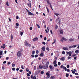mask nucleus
<instances>
[{
    "label": "nucleus",
    "mask_w": 79,
    "mask_h": 79,
    "mask_svg": "<svg viewBox=\"0 0 79 79\" xmlns=\"http://www.w3.org/2000/svg\"><path fill=\"white\" fill-rule=\"evenodd\" d=\"M64 60H65V58H64V57H62L60 59V60L61 61H64Z\"/></svg>",
    "instance_id": "f8f14e48"
},
{
    "label": "nucleus",
    "mask_w": 79,
    "mask_h": 79,
    "mask_svg": "<svg viewBox=\"0 0 79 79\" xmlns=\"http://www.w3.org/2000/svg\"><path fill=\"white\" fill-rule=\"evenodd\" d=\"M71 54H72V52L71 51H70L69 53V56H71Z\"/></svg>",
    "instance_id": "f3484780"
},
{
    "label": "nucleus",
    "mask_w": 79,
    "mask_h": 79,
    "mask_svg": "<svg viewBox=\"0 0 79 79\" xmlns=\"http://www.w3.org/2000/svg\"><path fill=\"white\" fill-rule=\"evenodd\" d=\"M69 40L70 42H73L74 41V38H71L69 39Z\"/></svg>",
    "instance_id": "2eb2a0df"
},
{
    "label": "nucleus",
    "mask_w": 79,
    "mask_h": 79,
    "mask_svg": "<svg viewBox=\"0 0 79 79\" xmlns=\"http://www.w3.org/2000/svg\"><path fill=\"white\" fill-rule=\"evenodd\" d=\"M39 55L37 54H36L35 56V58H37V57H38V56Z\"/></svg>",
    "instance_id": "e433bc0d"
},
{
    "label": "nucleus",
    "mask_w": 79,
    "mask_h": 79,
    "mask_svg": "<svg viewBox=\"0 0 79 79\" xmlns=\"http://www.w3.org/2000/svg\"><path fill=\"white\" fill-rule=\"evenodd\" d=\"M36 54H38L39 53V51L38 50H37L36 51Z\"/></svg>",
    "instance_id": "79ce46f5"
},
{
    "label": "nucleus",
    "mask_w": 79,
    "mask_h": 79,
    "mask_svg": "<svg viewBox=\"0 0 79 79\" xmlns=\"http://www.w3.org/2000/svg\"><path fill=\"white\" fill-rule=\"evenodd\" d=\"M64 66H63V65H61V66H60V68L62 69L63 68H64Z\"/></svg>",
    "instance_id": "473e14b6"
},
{
    "label": "nucleus",
    "mask_w": 79,
    "mask_h": 79,
    "mask_svg": "<svg viewBox=\"0 0 79 79\" xmlns=\"http://www.w3.org/2000/svg\"><path fill=\"white\" fill-rule=\"evenodd\" d=\"M19 69L18 68H17V69H16V71H19Z\"/></svg>",
    "instance_id": "774afa93"
},
{
    "label": "nucleus",
    "mask_w": 79,
    "mask_h": 79,
    "mask_svg": "<svg viewBox=\"0 0 79 79\" xmlns=\"http://www.w3.org/2000/svg\"><path fill=\"white\" fill-rule=\"evenodd\" d=\"M32 54H35V51H33L32 52Z\"/></svg>",
    "instance_id": "864d4df0"
},
{
    "label": "nucleus",
    "mask_w": 79,
    "mask_h": 79,
    "mask_svg": "<svg viewBox=\"0 0 79 79\" xmlns=\"http://www.w3.org/2000/svg\"><path fill=\"white\" fill-rule=\"evenodd\" d=\"M46 50L48 51H49L50 50V49L49 48H48V47H47L46 48Z\"/></svg>",
    "instance_id": "393cba45"
},
{
    "label": "nucleus",
    "mask_w": 79,
    "mask_h": 79,
    "mask_svg": "<svg viewBox=\"0 0 79 79\" xmlns=\"http://www.w3.org/2000/svg\"><path fill=\"white\" fill-rule=\"evenodd\" d=\"M49 68L50 69H52V66L51 65L49 66Z\"/></svg>",
    "instance_id": "680f3d73"
},
{
    "label": "nucleus",
    "mask_w": 79,
    "mask_h": 79,
    "mask_svg": "<svg viewBox=\"0 0 79 79\" xmlns=\"http://www.w3.org/2000/svg\"><path fill=\"white\" fill-rule=\"evenodd\" d=\"M55 67H57L58 66V65L57 64H55L54 65Z\"/></svg>",
    "instance_id": "09e8293b"
},
{
    "label": "nucleus",
    "mask_w": 79,
    "mask_h": 79,
    "mask_svg": "<svg viewBox=\"0 0 79 79\" xmlns=\"http://www.w3.org/2000/svg\"><path fill=\"white\" fill-rule=\"evenodd\" d=\"M58 27L57 25L56 26V27H55L56 29H57Z\"/></svg>",
    "instance_id": "49530a36"
},
{
    "label": "nucleus",
    "mask_w": 79,
    "mask_h": 79,
    "mask_svg": "<svg viewBox=\"0 0 79 79\" xmlns=\"http://www.w3.org/2000/svg\"><path fill=\"white\" fill-rule=\"evenodd\" d=\"M49 5H50V7H51V9H52V10H53V8L52 7V4H49Z\"/></svg>",
    "instance_id": "b1692460"
},
{
    "label": "nucleus",
    "mask_w": 79,
    "mask_h": 79,
    "mask_svg": "<svg viewBox=\"0 0 79 79\" xmlns=\"http://www.w3.org/2000/svg\"><path fill=\"white\" fill-rule=\"evenodd\" d=\"M53 64H56V60H54L53 62Z\"/></svg>",
    "instance_id": "2f4dec72"
},
{
    "label": "nucleus",
    "mask_w": 79,
    "mask_h": 79,
    "mask_svg": "<svg viewBox=\"0 0 79 79\" xmlns=\"http://www.w3.org/2000/svg\"><path fill=\"white\" fill-rule=\"evenodd\" d=\"M45 46H44L42 48V49L43 52H45Z\"/></svg>",
    "instance_id": "4468645a"
},
{
    "label": "nucleus",
    "mask_w": 79,
    "mask_h": 79,
    "mask_svg": "<svg viewBox=\"0 0 79 79\" xmlns=\"http://www.w3.org/2000/svg\"><path fill=\"white\" fill-rule=\"evenodd\" d=\"M42 44H43V45H45V44H46L45 42H42Z\"/></svg>",
    "instance_id": "bf43d9fd"
},
{
    "label": "nucleus",
    "mask_w": 79,
    "mask_h": 79,
    "mask_svg": "<svg viewBox=\"0 0 79 79\" xmlns=\"http://www.w3.org/2000/svg\"><path fill=\"white\" fill-rule=\"evenodd\" d=\"M36 26H37L38 28H39V29L40 28V26L39 25V24H37Z\"/></svg>",
    "instance_id": "c9c22d12"
},
{
    "label": "nucleus",
    "mask_w": 79,
    "mask_h": 79,
    "mask_svg": "<svg viewBox=\"0 0 79 79\" xmlns=\"http://www.w3.org/2000/svg\"><path fill=\"white\" fill-rule=\"evenodd\" d=\"M26 10L28 13V15L30 16H33L34 15V14L32 13V12H31L28 10L26 9Z\"/></svg>",
    "instance_id": "f257e3e1"
},
{
    "label": "nucleus",
    "mask_w": 79,
    "mask_h": 79,
    "mask_svg": "<svg viewBox=\"0 0 79 79\" xmlns=\"http://www.w3.org/2000/svg\"><path fill=\"white\" fill-rule=\"evenodd\" d=\"M17 55L20 58L21 57V52L20 51H18L17 53Z\"/></svg>",
    "instance_id": "7ed1b4c3"
},
{
    "label": "nucleus",
    "mask_w": 79,
    "mask_h": 79,
    "mask_svg": "<svg viewBox=\"0 0 79 79\" xmlns=\"http://www.w3.org/2000/svg\"><path fill=\"white\" fill-rule=\"evenodd\" d=\"M30 29L31 31H32V27H30Z\"/></svg>",
    "instance_id": "603ef678"
},
{
    "label": "nucleus",
    "mask_w": 79,
    "mask_h": 79,
    "mask_svg": "<svg viewBox=\"0 0 79 79\" xmlns=\"http://www.w3.org/2000/svg\"><path fill=\"white\" fill-rule=\"evenodd\" d=\"M40 55L41 56H44V53L43 52H42L40 54Z\"/></svg>",
    "instance_id": "5701e85b"
},
{
    "label": "nucleus",
    "mask_w": 79,
    "mask_h": 79,
    "mask_svg": "<svg viewBox=\"0 0 79 79\" xmlns=\"http://www.w3.org/2000/svg\"><path fill=\"white\" fill-rule=\"evenodd\" d=\"M67 72H70V70H69V69H67Z\"/></svg>",
    "instance_id": "338daca9"
},
{
    "label": "nucleus",
    "mask_w": 79,
    "mask_h": 79,
    "mask_svg": "<svg viewBox=\"0 0 79 79\" xmlns=\"http://www.w3.org/2000/svg\"><path fill=\"white\" fill-rule=\"evenodd\" d=\"M56 39H54V42L52 43V44H55V42H56Z\"/></svg>",
    "instance_id": "4be33fe9"
},
{
    "label": "nucleus",
    "mask_w": 79,
    "mask_h": 79,
    "mask_svg": "<svg viewBox=\"0 0 79 79\" xmlns=\"http://www.w3.org/2000/svg\"><path fill=\"white\" fill-rule=\"evenodd\" d=\"M23 50L22 49H20V51H19V52H23Z\"/></svg>",
    "instance_id": "e2e57ef3"
},
{
    "label": "nucleus",
    "mask_w": 79,
    "mask_h": 79,
    "mask_svg": "<svg viewBox=\"0 0 79 79\" xmlns=\"http://www.w3.org/2000/svg\"><path fill=\"white\" fill-rule=\"evenodd\" d=\"M27 5L30 8H31V3L30 2L29 4L27 3Z\"/></svg>",
    "instance_id": "ddd939ff"
},
{
    "label": "nucleus",
    "mask_w": 79,
    "mask_h": 79,
    "mask_svg": "<svg viewBox=\"0 0 79 79\" xmlns=\"http://www.w3.org/2000/svg\"><path fill=\"white\" fill-rule=\"evenodd\" d=\"M50 64V62H49V61H48L46 63V65H48V64Z\"/></svg>",
    "instance_id": "c756f323"
},
{
    "label": "nucleus",
    "mask_w": 79,
    "mask_h": 79,
    "mask_svg": "<svg viewBox=\"0 0 79 79\" xmlns=\"http://www.w3.org/2000/svg\"><path fill=\"white\" fill-rule=\"evenodd\" d=\"M60 41H61V42H62V43H63V42H64V41H63V40H62V38L61 40H60Z\"/></svg>",
    "instance_id": "37998d69"
},
{
    "label": "nucleus",
    "mask_w": 79,
    "mask_h": 79,
    "mask_svg": "<svg viewBox=\"0 0 79 79\" xmlns=\"http://www.w3.org/2000/svg\"><path fill=\"white\" fill-rule=\"evenodd\" d=\"M60 64H61V63L60 62H58V65H59V66H60Z\"/></svg>",
    "instance_id": "a19ab883"
},
{
    "label": "nucleus",
    "mask_w": 79,
    "mask_h": 79,
    "mask_svg": "<svg viewBox=\"0 0 79 79\" xmlns=\"http://www.w3.org/2000/svg\"><path fill=\"white\" fill-rule=\"evenodd\" d=\"M55 15H56V16H58V15H60V14H57L56 13H55Z\"/></svg>",
    "instance_id": "bb28decb"
},
{
    "label": "nucleus",
    "mask_w": 79,
    "mask_h": 79,
    "mask_svg": "<svg viewBox=\"0 0 79 79\" xmlns=\"http://www.w3.org/2000/svg\"><path fill=\"white\" fill-rule=\"evenodd\" d=\"M51 79H55V77L53 76H51L50 77Z\"/></svg>",
    "instance_id": "c85d7f7f"
},
{
    "label": "nucleus",
    "mask_w": 79,
    "mask_h": 79,
    "mask_svg": "<svg viewBox=\"0 0 79 79\" xmlns=\"http://www.w3.org/2000/svg\"><path fill=\"white\" fill-rule=\"evenodd\" d=\"M31 78L33 79H36V76L34 77L33 75H31Z\"/></svg>",
    "instance_id": "1a4fd4ad"
},
{
    "label": "nucleus",
    "mask_w": 79,
    "mask_h": 79,
    "mask_svg": "<svg viewBox=\"0 0 79 79\" xmlns=\"http://www.w3.org/2000/svg\"><path fill=\"white\" fill-rule=\"evenodd\" d=\"M5 44H3V46H2L1 47V48H3V49L5 48Z\"/></svg>",
    "instance_id": "6e6552de"
},
{
    "label": "nucleus",
    "mask_w": 79,
    "mask_h": 79,
    "mask_svg": "<svg viewBox=\"0 0 79 79\" xmlns=\"http://www.w3.org/2000/svg\"><path fill=\"white\" fill-rule=\"evenodd\" d=\"M6 5L7 6H9V5L8 4V2H6Z\"/></svg>",
    "instance_id": "72a5a7b5"
},
{
    "label": "nucleus",
    "mask_w": 79,
    "mask_h": 79,
    "mask_svg": "<svg viewBox=\"0 0 79 79\" xmlns=\"http://www.w3.org/2000/svg\"><path fill=\"white\" fill-rule=\"evenodd\" d=\"M76 78H77V79H79V76H76Z\"/></svg>",
    "instance_id": "052dcab7"
},
{
    "label": "nucleus",
    "mask_w": 79,
    "mask_h": 79,
    "mask_svg": "<svg viewBox=\"0 0 79 79\" xmlns=\"http://www.w3.org/2000/svg\"><path fill=\"white\" fill-rule=\"evenodd\" d=\"M25 45L26 47H30V46H31V44H30L26 42L25 43Z\"/></svg>",
    "instance_id": "39448f33"
},
{
    "label": "nucleus",
    "mask_w": 79,
    "mask_h": 79,
    "mask_svg": "<svg viewBox=\"0 0 79 79\" xmlns=\"http://www.w3.org/2000/svg\"><path fill=\"white\" fill-rule=\"evenodd\" d=\"M63 49L64 50H68V48L67 47H64L63 48Z\"/></svg>",
    "instance_id": "0eeeda50"
},
{
    "label": "nucleus",
    "mask_w": 79,
    "mask_h": 79,
    "mask_svg": "<svg viewBox=\"0 0 79 79\" xmlns=\"http://www.w3.org/2000/svg\"><path fill=\"white\" fill-rule=\"evenodd\" d=\"M50 73V71L47 72V73H46V76H47L48 78H50V73Z\"/></svg>",
    "instance_id": "20e7f679"
},
{
    "label": "nucleus",
    "mask_w": 79,
    "mask_h": 79,
    "mask_svg": "<svg viewBox=\"0 0 79 79\" xmlns=\"http://www.w3.org/2000/svg\"><path fill=\"white\" fill-rule=\"evenodd\" d=\"M44 71H42L41 72L40 74H44Z\"/></svg>",
    "instance_id": "a878e982"
},
{
    "label": "nucleus",
    "mask_w": 79,
    "mask_h": 79,
    "mask_svg": "<svg viewBox=\"0 0 79 79\" xmlns=\"http://www.w3.org/2000/svg\"><path fill=\"white\" fill-rule=\"evenodd\" d=\"M15 69H16V68H12V71H15Z\"/></svg>",
    "instance_id": "4c0bfd02"
},
{
    "label": "nucleus",
    "mask_w": 79,
    "mask_h": 79,
    "mask_svg": "<svg viewBox=\"0 0 79 79\" xmlns=\"http://www.w3.org/2000/svg\"><path fill=\"white\" fill-rule=\"evenodd\" d=\"M44 40H47V37H45L44 38Z\"/></svg>",
    "instance_id": "0e129e2a"
},
{
    "label": "nucleus",
    "mask_w": 79,
    "mask_h": 79,
    "mask_svg": "<svg viewBox=\"0 0 79 79\" xmlns=\"http://www.w3.org/2000/svg\"><path fill=\"white\" fill-rule=\"evenodd\" d=\"M62 53L63 55H64V54H65V52H64V51L62 52Z\"/></svg>",
    "instance_id": "ea45409f"
},
{
    "label": "nucleus",
    "mask_w": 79,
    "mask_h": 79,
    "mask_svg": "<svg viewBox=\"0 0 79 79\" xmlns=\"http://www.w3.org/2000/svg\"><path fill=\"white\" fill-rule=\"evenodd\" d=\"M26 71H27V72H28V71H29V69H28V68H26Z\"/></svg>",
    "instance_id": "de8ad7c7"
},
{
    "label": "nucleus",
    "mask_w": 79,
    "mask_h": 79,
    "mask_svg": "<svg viewBox=\"0 0 79 79\" xmlns=\"http://www.w3.org/2000/svg\"><path fill=\"white\" fill-rule=\"evenodd\" d=\"M23 32H22L20 33V35H21V36L23 35Z\"/></svg>",
    "instance_id": "3c124183"
},
{
    "label": "nucleus",
    "mask_w": 79,
    "mask_h": 79,
    "mask_svg": "<svg viewBox=\"0 0 79 79\" xmlns=\"http://www.w3.org/2000/svg\"><path fill=\"white\" fill-rule=\"evenodd\" d=\"M72 73H73V74H75V71L73 70L72 71Z\"/></svg>",
    "instance_id": "13d9d810"
},
{
    "label": "nucleus",
    "mask_w": 79,
    "mask_h": 79,
    "mask_svg": "<svg viewBox=\"0 0 79 79\" xmlns=\"http://www.w3.org/2000/svg\"><path fill=\"white\" fill-rule=\"evenodd\" d=\"M60 34H63V30H60Z\"/></svg>",
    "instance_id": "9d476101"
},
{
    "label": "nucleus",
    "mask_w": 79,
    "mask_h": 79,
    "mask_svg": "<svg viewBox=\"0 0 79 79\" xmlns=\"http://www.w3.org/2000/svg\"><path fill=\"white\" fill-rule=\"evenodd\" d=\"M69 48H73V46H70L69 47Z\"/></svg>",
    "instance_id": "8fccbe9b"
},
{
    "label": "nucleus",
    "mask_w": 79,
    "mask_h": 79,
    "mask_svg": "<svg viewBox=\"0 0 79 79\" xmlns=\"http://www.w3.org/2000/svg\"><path fill=\"white\" fill-rule=\"evenodd\" d=\"M47 3H48L49 5L51 4V3H50L49 0H47Z\"/></svg>",
    "instance_id": "dca6fc26"
},
{
    "label": "nucleus",
    "mask_w": 79,
    "mask_h": 79,
    "mask_svg": "<svg viewBox=\"0 0 79 79\" xmlns=\"http://www.w3.org/2000/svg\"><path fill=\"white\" fill-rule=\"evenodd\" d=\"M67 68H69V64L67 65Z\"/></svg>",
    "instance_id": "c03bdc74"
},
{
    "label": "nucleus",
    "mask_w": 79,
    "mask_h": 79,
    "mask_svg": "<svg viewBox=\"0 0 79 79\" xmlns=\"http://www.w3.org/2000/svg\"><path fill=\"white\" fill-rule=\"evenodd\" d=\"M31 56L32 57V58H34V54H32L31 55Z\"/></svg>",
    "instance_id": "6e6d98bb"
},
{
    "label": "nucleus",
    "mask_w": 79,
    "mask_h": 79,
    "mask_svg": "<svg viewBox=\"0 0 79 79\" xmlns=\"http://www.w3.org/2000/svg\"><path fill=\"white\" fill-rule=\"evenodd\" d=\"M19 23H16V26H19Z\"/></svg>",
    "instance_id": "4d7b16f0"
},
{
    "label": "nucleus",
    "mask_w": 79,
    "mask_h": 79,
    "mask_svg": "<svg viewBox=\"0 0 79 79\" xmlns=\"http://www.w3.org/2000/svg\"><path fill=\"white\" fill-rule=\"evenodd\" d=\"M10 38L11 39V40H12L13 39V35L11 34L10 35Z\"/></svg>",
    "instance_id": "aec40b11"
},
{
    "label": "nucleus",
    "mask_w": 79,
    "mask_h": 79,
    "mask_svg": "<svg viewBox=\"0 0 79 79\" xmlns=\"http://www.w3.org/2000/svg\"><path fill=\"white\" fill-rule=\"evenodd\" d=\"M21 68H22V69H24V66H23V65H22L21 66Z\"/></svg>",
    "instance_id": "a18cd8bd"
},
{
    "label": "nucleus",
    "mask_w": 79,
    "mask_h": 79,
    "mask_svg": "<svg viewBox=\"0 0 79 79\" xmlns=\"http://www.w3.org/2000/svg\"><path fill=\"white\" fill-rule=\"evenodd\" d=\"M47 10L48 11V13H49V10L48 9V7H47V6H46Z\"/></svg>",
    "instance_id": "7c9ffc66"
},
{
    "label": "nucleus",
    "mask_w": 79,
    "mask_h": 79,
    "mask_svg": "<svg viewBox=\"0 0 79 79\" xmlns=\"http://www.w3.org/2000/svg\"><path fill=\"white\" fill-rule=\"evenodd\" d=\"M66 76L67 77H68V76H69V74L68 73H66Z\"/></svg>",
    "instance_id": "f704fd0d"
},
{
    "label": "nucleus",
    "mask_w": 79,
    "mask_h": 79,
    "mask_svg": "<svg viewBox=\"0 0 79 79\" xmlns=\"http://www.w3.org/2000/svg\"><path fill=\"white\" fill-rule=\"evenodd\" d=\"M48 68V65H46V64H44L43 66V69H47Z\"/></svg>",
    "instance_id": "f03ea898"
},
{
    "label": "nucleus",
    "mask_w": 79,
    "mask_h": 79,
    "mask_svg": "<svg viewBox=\"0 0 79 79\" xmlns=\"http://www.w3.org/2000/svg\"><path fill=\"white\" fill-rule=\"evenodd\" d=\"M0 55H3V51H0Z\"/></svg>",
    "instance_id": "412c9836"
},
{
    "label": "nucleus",
    "mask_w": 79,
    "mask_h": 79,
    "mask_svg": "<svg viewBox=\"0 0 79 79\" xmlns=\"http://www.w3.org/2000/svg\"><path fill=\"white\" fill-rule=\"evenodd\" d=\"M40 69H42L43 68V66L42 64H40L39 66Z\"/></svg>",
    "instance_id": "9b49d317"
},
{
    "label": "nucleus",
    "mask_w": 79,
    "mask_h": 79,
    "mask_svg": "<svg viewBox=\"0 0 79 79\" xmlns=\"http://www.w3.org/2000/svg\"><path fill=\"white\" fill-rule=\"evenodd\" d=\"M15 64H12V67H15Z\"/></svg>",
    "instance_id": "5fc2aeb1"
},
{
    "label": "nucleus",
    "mask_w": 79,
    "mask_h": 79,
    "mask_svg": "<svg viewBox=\"0 0 79 79\" xmlns=\"http://www.w3.org/2000/svg\"><path fill=\"white\" fill-rule=\"evenodd\" d=\"M27 76L28 77H29L30 76V74H29V73H27Z\"/></svg>",
    "instance_id": "58836bf2"
},
{
    "label": "nucleus",
    "mask_w": 79,
    "mask_h": 79,
    "mask_svg": "<svg viewBox=\"0 0 79 79\" xmlns=\"http://www.w3.org/2000/svg\"><path fill=\"white\" fill-rule=\"evenodd\" d=\"M63 69L65 70V71H67V68H66V67H64Z\"/></svg>",
    "instance_id": "6ab92c4d"
},
{
    "label": "nucleus",
    "mask_w": 79,
    "mask_h": 79,
    "mask_svg": "<svg viewBox=\"0 0 79 79\" xmlns=\"http://www.w3.org/2000/svg\"><path fill=\"white\" fill-rule=\"evenodd\" d=\"M7 64H11V62H8Z\"/></svg>",
    "instance_id": "69168bd1"
},
{
    "label": "nucleus",
    "mask_w": 79,
    "mask_h": 79,
    "mask_svg": "<svg viewBox=\"0 0 79 79\" xmlns=\"http://www.w3.org/2000/svg\"><path fill=\"white\" fill-rule=\"evenodd\" d=\"M73 48H75V47H77V45H74L73 46Z\"/></svg>",
    "instance_id": "cd10ccee"
},
{
    "label": "nucleus",
    "mask_w": 79,
    "mask_h": 79,
    "mask_svg": "<svg viewBox=\"0 0 79 79\" xmlns=\"http://www.w3.org/2000/svg\"><path fill=\"white\" fill-rule=\"evenodd\" d=\"M38 40V38L36 37V38H34L33 39V42H35V41H37V40Z\"/></svg>",
    "instance_id": "423d86ee"
},
{
    "label": "nucleus",
    "mask_w": 79,
    "mask_h": 79,
    "mask_svg": "<svg viewBox=\"0 0 79 79\" xmlns=\"http://www.w3.org/2000/svg\"><path fill=\"white\" fill-rule=\"evenodd\" d=\"M75 52L77 54H78V53H79V50H77L75 51Z\"/></svg>",
    "instance_id": "a211bd4d"
}]
</instances>
